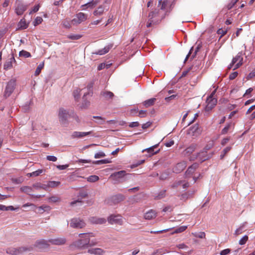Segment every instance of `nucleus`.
<instances>
[{"mask_svg": "<svg viewBox=\"0 0 255 255\" xmlns=\"http://www.w3.org/2000/svg\"><path fill=\"white\" fill-rule=\"evenodd\" d=\"M95 236L92 232L80 233L78 235V238L73 242V246L79 249H85L89 247L96 246L98 242L96 240L91 239Z\"/></svg>", "mask_w": 255, "mask_h": 255, "instance_id": "f257e3e1", "label": "nucleus"}, {"mask_svg": "<svg viewBox=\"0 0 255 255\" xmlns=\"http://www.w3.org/2000/svg\"><path fill=\"white\" fill-rule=\"evenodd\" d=\"M165 16H159V11L154 10L150 12L148 14L149 19L146 23V26L150 27L151 26L152 24H156L158 23L164 18Z\"/></svg>", "mask_w": 255, "mask_h": 255, "instance_id": "f03ea898", "label": "nucleus"}, {"mask_svg": "<svg viewBox=\"0 0 255 255\" xmlns=\"http://www.w3.org/2000/svg\"><path fill=\"white\" fill-rule=\"evenodd\" d=\"M243 54L242 52H239L237 56L234 57L231 63L229 65L228 68H233L234 70L238 69L243 64Z\"/></svg>", "mask_w": 255, "mask_h": 255, "instance_id": "7ed1b4c3", "label": "nucleus"}, {"mask_svg": "<svg viewBox=\"0 0 255 255\" xmlns=\"http://www.w3.org/2000/svg\"><path fill=\"white\" fill-rule=\"evenodd\" d=\"M216 90H214L206 100L207 105L205 108L206 112H209L216 105L217 100L214 97Z\"/></svg>", "mask_w": 255, "mask_h": 255, "instance_id": "20e7f679", "label": "nucleus"}, {"mask_svg": "<svg viewBox=\"0 0 255 255\" xmlns=\"http://www.w3.org/2000/svg\"><path fill=\"white\" fill-rule=\"evenodd\" d=\"M209 149L208 148H205L203 150L199 152L195 157L191 156L189 158L190 160L192 161L195 159H198L201 162L208 159L212 156V154H208L207 150Z\"/></svg>", "mask_w": 255, "mask_h": 255, "instance_id": "39448f33", "label": "nucleus"}, {"mask_svg": "<svg viewBox=\"0 0 255 255\" xmlns=\"http://www.w3.org/2000/svg\"><path fill=\"white\" fill-rule=\"evenodd\" d=\"M70 226L73 228L82 229L85 227L86 223L83 220L75 218L71 219Z\"/></svg>", "mask_w": 255, "mask_h": 255, "instance_id": "423d86ee", "label": "nucleus"}, {"mask_svg": "<svg viewBox=\"0 0 255 255\" xmlns=\"http://www.w3.org/2000/svg\"><path fill=\"white\" fill-rule=\"evenodd\" d=\"M70 116L69 111L64 109L63 108H60L58 113V117L59 121L62 123L66 122Z\"/></svg>", "mask_w": 255, "mask_h": 255, "instance_id": "0eeeda50", "label": "nucleus"}, {"mask_svg": "<svg viewBox=\"0 0 255 255\" xmlns=\"http://www.w3.org/2000/svg\"><path fill=\"white\" fill-rule=\"evenodd\" d=\"M108 222L112 225L118 224L119 225H123V217L120 215H111L108 218Z\"/></svg>", "mask_w": 255, "mask_h": 255, "instance_id": "6e6552de", "label": "nucleus"}, {"mask_svg": "<svg viewBox=\"0 0 255 255\" xmlns=\"http://www.w3.org/2000/svg\"><path fill=\"white\" fill-rule=\"evenodd\" d=\"M16 85V80L14 79L10 80L8 83L5 88L4 96L9 97L13 92Z\"/></svg>", "mask_w": 255, "mask_h": 255, "instance_id": "1a4fd4ad", "label": "nucleus"}, {"mask_svg": "<svg viewBox=\"0 0 255 255\" xmlns=\"http://www.w3.org/2000/svg\"><path fill=\"white\" fill-rule=\"evenodd\" d=\"M88 18V15L83 12H79L76 15V17L71 20L73 25H78L85 21Z\"/></svg>", "mask_w": 255, "mask_h": 255, "instance_id": "9d476101", "label": "nucleus"}, {"mask_svg": "<svg viewBox=\"0 0 255 255\" xmlns=\"http://www.w3.org/2000/svg\"><path fill=\"white\" fill-rule=\"evenodd\" d=\"M27 251L30 250L28 249L23 247H19L17 248L11 247L7 249L6 250V252L7 254H8L17 255L20 253H22V252H26Z\"/></svg>", "mask_w": 255, "mask_h": 255, "instance_id": "9b49d317", "label": "nucleus"}, {"mask_svg": "<svg viewBox=\"0 0 255 255\" xmlns=\"http://www.w3.org/2000/svg\"><path fill=\"white\" fill-rule=\"evenodd\" d=\"M67 240L64 237H60L54 239H49V242L51 245L61 246L66 243Z\"/></svg>", "mask_w": 255, "mask_h": 255, "instance_id": "f8f14e48", "label": "nucleus"}, {"mask_svg": "<svg viewBox=\"0 0 255 255\" xmlns=\"http://www.w3.org/2000/svg\"><path fill=\"white\" fill-rule=\"evenodd\" d=\"M49 245V240L40 239L36 241L34 246L40 249H43L47 248Z\"/></svg>", "mask_w": 255, "mask_h": 255, "instance_id": "ddd939ff", "label": "nucleus"}, {"mask_svg": "<svg viewBox=\"0 0 255 255\" xmlns=\"http://www.w3.org/2000/svg\"><path fill=\"white\" fill-rule=\"evenodd\" d=\"M28 6V5H26L19 2L16 4V7L15 8V12L18 15H22L26 10Z\"/></svg>", "mask_w": 255, "mask_h": 255, "instance_id": "4468645a", "label": "nucleus"}, {"mask_svg": "<svg viewBox=\"0 0 255 255\" xmlns=\"http://www.w3.org/2000/svg\"><path fill=\"white\" fill-rule=\"evenodd\" d=\"M108 8L109 7L105 4L101 5L94 11L93 14L97 16L102 15L104 11H107Z\"/></svg>", "mask_w": 255, "mask_h": 255, "instance_id": "2eb2a0df", "label": "nucleus"}, {"mask_svg": "<svg viewBox=\"0 0 255 255\" xmlns=\"http://www.w3.org/2000/svg\"><path fill=\"white\" fill-rule=\"evenodd\" d=\"M91 131L88 132L74 131L71 136L73 138H82L91 134Z\"/></svg>", "mask_w": 255, "mask_h": 255, "instance_id": "dca6fc26", "label": "nucleus"}, {"mask_svg": "<svg viewBox=\"0 0 255 255\" xmlns=\"http://www.w3.org/2000/svg\"><path fill=\"white\" fill-rule=\"evenodd\" d=\"M186 167V163L185 161H182L177 163L173 168V172L175 173H179L182 171Z\"/></svg>", "mask_w": 255, "mask_h": 255, "instance_id": "f3484780", "label": "nucleus"}, {"mask_svg": "<svg viewBox=\"0 0 255 255\" xmlns=\"http://www.w3.org/2000/svg\"><path fill=\"white\" fill-rule=\"evenodd\" d=\"M196 146L197 145L196 144H191L183 151L182 155L184 156H189L195 150Z\"/></svg>", "mask_w": 255, "mask_h": 255, "instance_id": "a211bd4d", "label": "nucleus"}, {"mask_svg": "<svg viewBox=\"0 0 255 255\" xmlns=\"http://www.w3.org/2000/svg\"><path fill=\"white\" fill-rule=\"evenodd\" d=\"M157 216V212L153 210H150L146 212L144 214V218L146 220H152L154 219Z\"/></svg>", "mask_w": 255, "mask_h": 255, "instance_id": "6ab92c4d", "label": "nucleus"}, {"mask_svg": "<svg viewBox=\"0 0 255 255\" xmlns=\"http://www.w3.org/2000/svg\"><path fill=\"white\" fill-rule=\"evenodd\" d=\"M88 253L96 255H102L105 253V251L101 248H92L88 250Z\"/></svg>", "mask_w": 255, "mask_h": 255, "instance_id": "aec40b11", "label": "nucleus"}, {"mask_svg": "<svg viewBox=\"0 0 255 255\" xmlns=\"http://www.w3.org/2000/svg\"><path fill=\"white\" fill-rule=\"evenodd\" d=\"M14 57L10 58L4 64V69L5 70L10 69L12 67V63L15 62Z\"/></svg>", "mask_w": 255, "mask_h": 255, "instance_id": "412c9836", "label": "nucleus"}, {"mask_svg": "<svg viewBox=\"0 0 255 255\" xmlns=\"http://www.w3.org/2000/svg\"><path fill=\"white\" fill-rule=\"evenodd\" d=\"M126 175V171L125 170H121L113 173L111 176L114 177L115 179L118 180L124 177Z\"/></svg>", "mask_w": 255, "mask_h": 255, "instance_id": "4be33fe9", "label": "nucleus"}, {"mask_svg": "<svg viewBox=\"0 0 255 255\" xmlns=\"http://www.w3.org/2000/svg\"><path fill=\"white\" fill-rule=\"evenodd\" d=\"M112 47V45H108L106 46H105L104 48L98 50V51L94 53V54H97V55H104L107 53H108L110 49Z\"/></svg>", "mask_w": 255, "mask_h": 255, "instance_id": "5701e85b", "label": "nucleus"}, {"mask_svg": "<svg viewBox=\"0 0 255 255\" xmlns=\"http://www.w3.org/2000/svg\"><path fill=\"white\" fill-rule=\"evenodd\" d=\"M158 146V144H156L155 145H153L150 147L147 148L146 149H145L142 150V152H144V151H147L148 153H149V156L152 155L154 154L157 153L159 150H158L156 151H154V149L156 148Z\"/></svg>", "mask_w": 255, "mask_h": 255, "instance_id": "b1692460", "label": "nucleus"}, {"mask_svg": "<svg viewBox=\"0 0 255 255\" xmlns=\"http://www.w3.org/2000/svg\"><path fill=\"white\" fill-rule=\"evenodd\" d=\"M92 223L97 224H103L106 222V220L104 218L92 217L91 219Z\"/></svg>", "mask_w": 255, "mask_h": 255, "instance_id": "393cba45", "label": "nucleus"}, {"mask_svg": "<svg viewBox=\"0 0 255 255\" xmlns=\"http://www.w3.org/2000/svg\"><path fill=\"white\" fill-rule=\"evenodd\" d=\"M99 3V0H92L91 1L83 4L81 5V7L86 6V8H93L95 7L98 3Z\"/></svg>", "mask_w": 255, "mask_h": 255, "instance_id": "a878e982", "label": "nucleus"}, {"mask_svg": "<svg viewBox=\"0 0 255 255\" xmlns=\"http://www.w3.org/2000/svg\"><path fill=\"white\" fill-rule=\"evenodd\" d=\"M155 101H156L155 98H151V99H150L145 101L143 103V104L146 108H148L151 106H152L154 104Z\"/></svg>", "mask_w": 255, "mask_h": 255, "instance_id": "bb28decb", "label": "nucleus"}, {"mask_svg": "<svg viewBox=\"0 0 255 255\" xmlns=\"http://www.w3.org/2000/svg\"><path fill=\"white\" fill-rule=\"evenodd\" d=\"M169 4L167 0H159L158 6H160V9L161 10H165L167 6Z\"/></svg>", "mask_w": 255, "mask_h": 255, "instance_id": "cd10ccee", "label": "nucleus"}, {"mask_svg": "<svg viewBox=\"0 0 255 255\" xmlns=\"http://www.w3.org/2000/svg\"><path fill=\"white\" fill-rule=\"evenodd\" d=\"M101 95L104 96L107 100L112 99L114 95V94L110 91H104L102 92L101 93Z\"/></svg>", "mask_w": 255, "mask_h": 255, "instance_id": "c85d7f7f", "label": "nucleus"}, {"mask_svg": "<svg viewBox=\"0 0 255 255\" xmlns=\"http://www.w3.org/2000/svg\"><path fill=\"white\" fill-rule=\"evenodd\" d=\"M198 167V164L197 163H193L191 166L188 167L186 173L192 174Z\"/></svg>", "mask_w": 255, "mask_h": 255, "instance_id": "c756f323", "label": "nucleus"}, {"mask_svg": "<svg viewBox=\"0 0 255 255\" xmlns=\"http://www.w3.org/2000/svg\"><path fill=\"white\" fill-rule=\"evenodd\" d=\"M20 190L25 193L30 195V193L32 192V189L31 187L23 186L20 188Z\"/></svg>", "mask_w": 255, "mask_h": 255, "instance_id": "7c9ffc66", "label": "nucleus"}, {"mask_svg": "<svg viewBox=\"0 0 255 255\" xmlns=\"http://www.w3.org/2000/svg\"><path fill=\"white\" fill-rule=\"evenodd\" d=\"M111 162V161L110 159H102V160L94 161L93 162V163L95 164H102L109 163Z\"/></svg>", "mask_w": 255, "mask_h": 255, "instance_id": "2f4dec72", "label": "nucleus"}, {"mask_svg": "<svg viewBox=\"0 0 255 255\" xmlns=\"http://www.w3.org/2000/svg\"><path fill=\"white\" fill-rule=\"evenodd\" d=\"M44 65V62H42L38 66L35 71V75L38 76L41 72V70L43 68Z\"/></svg>", "mask_w": 255, "mask_h": 255, "instance_id": "473e14b6", "label": "nucleus"}, {"mask_svg": "<svg viewBox=\"0 0 255 255\" xmlns=\"http://www.w3.org/2000/svg\"><path fill=\"white\" fill-rule=\"evenodd\" d=\"M15 209L12 206H5L3 205L0 204V210L8 211V210H14Z\"/></svg>", "mask_w": 255, "mask_h": 255, "instance_id": "72a5a7b5", "label": "nucleus"}, {"mask_svg": "<svg viewBox=\"0 0 255 255\" xmlns=\"http://www.w3.org/2000/svg\"><path fill=\"white\" fill-rule=\"evenodd\" d=\"M60 182H58V181H49L48 183V184L46 186V187L47 186L48 187H51V188L56 187H57L58 186H59L60 185Z\"/></svg>", "mask_w": 255, "mask_h": 255, "instance_id": "f704fd0d", "label": "nucleus"}, {"mask_svg": "<svg viewBox=\"0 0 255 255\" xmlns=\"http://www.w3.org/2000/svg\"><path fill=\"white\" fill-rule=\"evenodd\" d=\"M62 24L63 26L66 28H70L71 27V24H72L71 21H69L68 20L65 19L62 21Z\"/></svg>", "mask_w": 255, "mask_h": 255, "instance_id": "c9c22d12", "label": "nucleus"}, {"mask_svg": "<svg viewBox=\"0 0 255 255\" xmlns=\"http://www.w3.org/2000/svg\"><path fill=\"white\" fill-rule=\"evenodd\" d=\"M187 228V226H182L175 230L172 234H177L184 231Z\"/></svg>", "mask_w": 255, "mask_h": 255, "instance_id": "e433bc0d", "label": "nucleus"}, {"mask_svg": "<svg viewBox=\"0 0 255 255\" xmlns=\"http://www.w3.org/2000/svg\"><path fill=\"white\" fill-rule=\"evenodd\" d=\"M48 201L49 202L56 203L59 202L60 201V199L58 196H53L49 197L48 199Z\"/></svg>", "mask_w": 255, "mask_h": 255, "instance_id": "4c0bfd02", "label": "nucleus"}, {"mask_svg": "<svg viewBox=\"0 0 255 255\" xmlns=\"http://www.w3.org/2000/svg\"><path fill=\"white\" fill-rule=\"evenodd\" d=\"M99 178L97 175H91L88 177L87 180L91 182H94L98 181Z\"/></svg>", "mask_w": 255, "mask_h": 255, "instance_id": "58836bf2", "label": "nucleus"}, {"mask_svg": "<svg viewBox=\"0 0 255 255\" xmlns=\"http://www.w3.org/2000/svg\"><path fill=\"white\" fill-rule=\"evenodd\" d=\"M19 55L20 56H23L26 58L30 57L31 56L30 53L25 50H22L20 51Z\"/></svg>", "mask_w": 255, "mask_h": 255, "instance_id": "ea45409f", "label": "nucleus"}, {"mask_svg": "<svg viewBox=\"0 0 255 255\" xmlns=\"http://www.w3.org/2000/svg\"><path fill=\"white\" fill-rule=\"evenodd\" d=\"M232 126V123H230V124H228L221 131V133L222 134H225L226 133H227L228 131V130L230 129V128H231V127Z\"/></svg>", "mask_w": 255, "mask_h": 255, "instance_id": "a19ab883", "label": "nucleus"}, {"mask_svg": "<svg viewBox=\"0 0 255 255\" xmlns=\"http://www.w3.org/2000/svg\"><path fill=\"white\" fill-rule=\"evenodd\" d=\"M93 118L96 119L98 121L96 122L99 125H103L105 123V119L103 118L102 117L99 116H94Z\"/></svg>", "mask_w": 255, "mask_h": 255, "instance_id": "79ce46f5", "label": "nucleus"}, {"mask_svg": "<svg viewBox=\"0 0 255 255\" xmlns=\"http://www.w3.org/2000/svg\"><path fill=\"white\" fill-rule=\"evenodd\" d=\"M67 37L71 40H78L81 37V36L79 34L69 35Z\"/></svg>", "mask_w": 255, "mask_h": 255, "instance_id": "37998d69", "label": "nucleus"}, {"mask_svg": "<svg viewBox=\"0 0 255 255\" xmlns=\"http://www.w3.org/2000/svg\"><path fill=\"white\" fill-rule=\"evenodd\" d=\"M248 240V236L247 235H245L239 241V244L240 245H245Z\"/></svg>", "mask_w": 255, "mask_h": 255, "instance_id": "c03bdc74", "label": "nucleus"}, {"mask_svg": "<svg viewBox=\"0 0 255 255\" xmlns=\"http://www.w3.org/2000/svg\"><path fill=\"white\" fill-rule=\"evenodd\" d=\"M195 237L203 239L205 237V234L204 232L195 233L193 234Z\"/></svg>", "mask_w": 255, "mask_h": 255, "instance_id": "a18cd8bd", "label": "nucleus"}, {"mask_svg": "<svg viewBox=\"0 0 255 255\" xmlns=\"http://www.w3.org/2000/svg\"><path fill=\"white\" fill-rule=\"evenodd\" d=\"M43 21V19L41 17L37 16L35 18L34 21V25H37L40 24Z\"/></svg>", "mask_w": 255, "mask_h": 255, "instance_id": "49530a36", "label": "nucleus"}, {"mask_svg": "<svg viewBox=\"0 0 255 255\" xmlns=\"http://www.w3.org/2000/svg\"><path fill=\"white\" fill-rule=\"evenodd\" d=\"M105 156H106V154H105L104 152H103L102 151H100L99 152L96 153L95 154L94 157L95 158H100L104 157Z\"/></svg>", "mask_w": 255, "mask_h": 255, "instance_id": "de8ad7c7", "label": "nucleus"}, {"mask_svg": "<svg viewBox=\"0 0 255 255\" xmlns=\"http://www.w3.org/2000/svg\"><path fill=\"white\" fill-rule=\"evenodd\" d=\"M227 30H225L222 28H220L218 30L217 33L219 35H221L220 38H221L223 36L225 35L227 33Z\"/></svg>", "mask_w": 255, "mask_h": 255, "instance_id": "09e8293b", "label": "nucleus"}, {"mask_svg": "<svg viewBox=\"0 0 255 255\" xmlns=\"http://www.w3.org/2000/svg\"><path fill=\"white\" fill-rule=\"evenodd\" d=\"M80 90L79 89H77L75 90L73 92V95L76 100L78 99L80 96Z\"/></svg>", "mask_w": 255, "mask_h": 255, "instance_id": "8fccbe9b", "label": "nucleus"}, {"mask_svg": "<svg viewBox=\"0 0 255 255\" xmlns=\"http://www.w3.org/2000/svg\"><path fill=\"white\" fill-rule=\"evenodd\" d=\"M183 180H177L172 185L173 187H178L179 186H182Z\"/></svg>", "mask_w": 255, "mask_h": 255, "instance_id": "3c124183", "label": "nucleus"}, {"mask_svg": "<svg viewBox=\"0 0 255 255\" xmlns=\"http://www.w3.org/2000/svg\"><path fill=\"white\" fill-rule=\"evenodd\" d=\"M165 196V190L161 191L157 196L155 197V199H160Z\"/></svg>", "mask_w": 255, "mask_h": 255, "instance_id": "603ef678", "label": "nucleus"}, {"mask_svg": "<svg viewBox=\"0 0 255 255\" xmlns=\"http://www.w3.org/2000/svg\"><path fill=\"white\" fill-rule=\"evenodd\" d=\"M43 172V170L42 169H38L36 171H35L34 172H32V175H33V176H38L41 173Z\"/></svg>", "mask_w": 255, "mask_h": 255, "instance_id": "864d4df0", "label": "nucleus"}, {"mask_svg": "<svg viewBox=\"0 0 255 255\" xmlns=\"http://www.w3.org/2000/svg\"><path fill=\"white\" fill-rule=\"evenodd\" d=\"M19 25L20 27L23 29H25L27 28V25L25 21H22L21 20L19 23Z\"/></svg>", "mask_w": 255, "mask_h": 255, "instance_id": "5fc2aeb1", "label": "nucleus"}, {"mask_svg": "<svg viewBox=\"0 0 255 255\" xmlns=\"http://www.w3.org/2000/svg\"><path fill=\"white\" fill-rule=\"evenodd\" d=\"M46 159L49 161H56L57 160V157L53 155H48L46 156Z\"/></svg>", "mask_w": 255, "mask_h": 255, "instance_id": "6e6d98bb", "label": "nucleus"}, {"mask_svg": "<svg viewBox=\"0 0 255 255\" xmlns=\"http://www.w3.org/2000/svg\"><path fill=\"white\" fill-rule=\"evenodd\" d=\"M39 7H40V5L39 4H37V5H35L33 8V9L29 12V14H31L32 13L36 12L37 11H38V10L39 9Z\"/></svg>", "mask_w": 255, "mask_h": 255, "instance_id": "4d7b16f0", "label": "nucleus"}, {"mask_svg": "<svg viewBox=\"0 0 255 255\" xmlns=\"http://www.w3.org/2000/svg\"><path fill=\"white\" fill-rule=\"evenodd\" d=\"M33 187H35L36 189H46V185H40V184H38L33 185Z\"/></svg>", "mask_w": 255, "mask_h": 255, "instance_id": "13d9d810", "label": "nucleus"}, {"mask_svg": "<svg viewBox=\"0 0 255 255\" xmlns=\"http://www.w3.org/2000/svg\"><path fill=\"white\" fill-rule=\"evenodd\" d=\"M244 229L243 226L240 227L239 228H238L235 232V234L236 236H238L240 234H241L242 233L243 230Z\"/></svg>", "mask_w": 255, "mask_h": 255, "instance_id": "bf43d9fd", "label": "nucleus"}, {"mask_svg": "<svg viewBox=\"0 0 255 255\" xmlns=\"http://www.w3.org/2000/svg\"><path fill=\"white\" fill-rule=\"evenodd\" d=\"M138 116L140 118L145 117L146 116V111H143V110H141V111H139Z\"/></svg>", "mask_w": 255, "mask_h": 255, "instance_id": "052dcab7", "label": "nucleus"}, {"mask_svg": "<svg viewBox=\"0 0 255 255\" xmlns=\"http://www.w3.org/2000/svg\"><path fill=\"white\" fill-rule=\"evenodd\" d=\"M139 126V123L138 122H131L129 125V127L130 128L137 127Z\"/></svg>", "mask_w": 255, "mask_h": 255, "instance_id": "680f3d73", "label": "nucleus"}, {"mask_svg": "<svg viewBox=\"0 0 255 255\" xmlns=\"http://www.w3.org/2000/svg\"><path fill=\"white\" fill-rule=\"evenodd\" d=\"M199 128V125L196 124L190 128V130L192 131V132L194 133L196 132Z\"/></svg>", "mask_w": 255, "mask_h": 255, "instance_id": "e2e57ef3", "label": "nucleus"}, {"mask_svg": "<svg viewBox=\"0 0 255 255\" xmlns=\"http://www.w3.org/2000/svg\"><path fill=\"white\" fill-rule=\"evenodd\" d=\"M231 250L229 249H225L220 253L221 255H226L230 253Z\"/></svg>", "mask_w": 255, "mask_h": 255, "instance_id": "0e129e2a", "label": "nucleus"}, {"mask_svg": "<svg viewBox=\"0 0 255 255\" xmlns=\"http://www.w3.org/2000/svg\"><path fill=\"white\" fill-rule=\"evenodd\" d=\"M237 75L238 73L237 72H233L230 75L229 79L230 80H233L237 77Z\"/></svg>", "mask_w": 255, "mask_h": 255, "instance_id": "69168bd1", "label": "nucleus"}, {"mask_svg": "<svg viewBox=\"0 0 255 255\" xmlns=\"http://www.w3.org/2000/svg\"><path fill=\"white\" fill-rule=\"evenodd\" d=\"M151 125V123L150 122H148L145 124H143L142 125V128L143 129H146L148 128H149Z\"/></svg>", "mask_w": 255, "mask_h": 255, "instance_id": "338daca9", "label": "nucleus"}, {"mask_svg": "<svg viewBox=\"0 0 255 255\" xmlns=\"http://www.w3.org/2000/svg\"><path fill=\"white\" fill-rule=\"evenodd\" d=\"M255 76V68L248 75L249 78H252Z\"/></svg>", "mask_w": 255, "mask_h": 255, "instance_id": "774afa93", "label": "nucleus"}]
</instances>
